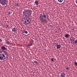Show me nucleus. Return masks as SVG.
<instances>
[{"instance_id": "nucleus-24", "label": "nucleus", "mask_w": 77, "mask_h": 77, "mask_svg": "<svg viewBox=\"0 0 77 77\" xmlns=\"http://www.w3.org/2000/svg\"><path fill=\"white\" fill-rule=\"evenodd\" d=\"M75 65H76V66H77V62H75Z\"/></svg>"}, {"instance_id": "nucleus-6", "label": "nucleus", "mask_w": 77, "mask_h": 77, "mask_svg": "<svg viewBox=\"0 0 77 77\" xmlns=\"http://www.w3.org/2000/svg\"><path fill=\"white\" fill-rule=\"evenodd\" d=\"M1 54H2V56L3 57H1V56H0V59H1V60H3V59H5V57H6V56H5V55L3 54H2V53Z\"/></svg>"}, {"instance_id": "nucleus-15", "label": "nucleus", "mask_w": 77, "mask_h": 77, "mask_svg": "<svg viewBox=\"0 0 77 77\" xmlns=\"http://www.w3.org/2000/svg\"><path fill=\"white\" fill-rule=\"evenodd\" d=\"M65 37L67 38L69 37V34H66L65 35Z\"/></svg>"}, {"instance_id": "nucleus-14", "label": "nucleus", "mask_w": 77, "mask_h": 77, "mask_svg": "<svg viewBox=\"0 0 77 77\" xmlns=\"http://www.w3.org/2000/svg\"><path fill=\"white\" fill-rule=\"evenodd\" d=\"M60 47H61V46H60V45H57V49H59V48H60Z\"/></svg>"}, {"instance_id": "nucleus-10", "label": "nucleus", "mask_w": 77, "mask_h": 77, "mask_svg": "<svg viewBox=\"0 0 77 77\" xmlns=\"http://www.w3.org/2000/svg\"><path fill=\"white\" fill-rule=\"evenodd\" d=\"M1 48L3 50H6V48L5 46H2Z\"/></svg>"}, {"instance_id": "nucleus-8", "label": "nucleus", "mask_w": 77, "mask_h": 77, "mask_svg": "<svg viewBox=\"0 0 77 77\" xmlns=\"http://www.w3.org/2000/svg\"><path fill=\"white\" fill-rule=\"evenodd\" d=\"M66 75L64 74V73H62L60 75V77H65Z\"/></svg>"}, {"instance_id": "nucleus-21", "label": "nucleus", "mask_w": 77, "mask_h": 77, "mask_svg": "<svg viewBox=\"0 0 77 77\" xmlns=\"http://www.w3.org/2000/svg\"><path fill=\"white\" fill-rule=\"evenodd\" d=\"M11 13H12V12L10 11H8V14H9V15H11Z\"/></svg>"}, {"instance_id": "nucleus-3", "label": "nucleus", "mask_w": 77, "mask_h": 77, "mask_svg": "<svg viewBox=\"0 0 77 77\" xmlns=\"http://www.w3.org/2000/svg\"><path fill=\"white\" fill-rule=\"evenodd\" d=\"M22 21L25 25H27L30 23V22L29 21V20L27 19L26 18H23L22 20Z\"/></svg>"}, {"instance_id": "nucleus-26", "label": "nucleus", "mask_w": 77, "mask_h": 77, "mask_svg": "<svg viewBox=\"0 0 77 77\" xmlns=\"http://www.w3.org/2000/svg\"><path fill=\"white\" fill-rule=\"evenodd\" d=\"M0 42H2V40L0 38Z\"/></svg>"}, {"instance_id": "nucleus-20", "label": "nucleus", "mask_w": 77, "mask_h": 77, "mask_svg": "<svg viewBox=\"0 0 77 77\" xmlns=\"http://www.w3.org/2000/svg\"><path fill=\"white\" fill-rule=\"evenodd\" d=\"M74 43L75 44H77V39L76 40L74 41Z\"/></svg>"}, {"instance_id": "nucleus-25", "label": "nucleus", "mask_w": 77, "mask_h": 77, "mask_svg": "<svg viewBox=\"0 0 77 77\" xmlns=\"http://www.w3.org/2000/svg\"><path fill=\"white\" fill-rule=\"evenodd\" d=\"M66 69H67V70H68V69H69V68L68 67H67L66 68Z\"/></svg>"}, {"instance_id": "nucleus-7", "label": "nucleus", "mask_w": 77, "mask_h": 77, "mask_svg": "<svg viewBox=\"0 0 77 77\" xmlns=\"http://www.w3.org/2000/svg\"><path fill=\"white\" fill-rule=\"evenodd\" d=\"M74 37H72L71 38H70V41H71V43H72V42L73 43H74Z\"/></svg>"}, {"instance_id": "nucleus-23", "label": "nucleus", "mask_w": 77, "mask_h": 77, "mask_svg": "<svg viewBox=\"0 0 77 77\" xmlns=\"http://www.w3.org/2000/svg\"><path fill=\"white\" fill-rule=\"evenodd\" d=\"M23 32H24V33H26V34H27V31H23Z\"/></svg>"}, {"instance_id": "nucleus-4", "label": "nucleus", "mask_w": 77, "mask_h": 77, "mask_svg": "<svg viewBox=\"0 0 77 77\" xmlns=\"http://www.w3.org/2000/svg\"><path fill=\"white\" fill-rule=\"evenodd\" d=\"M8 1L7 0H0V3L2 6L8 5Z\"/></svg>"}, {"instance_id": "nucleus-2", "label": "nucleus", "mask_w": 77, "mask_h": 77, "mask_svg": "<svg viewBox=\"0 0 77 77\" xmlns=\"http://www.w3.org/2000/svg\"><path fill=\"white\" fill-rule=\"evenodd\" d=\"M32 11L30 10H25L23 12V15L26 17L29 18V16H31Z\"/></svg>"}, {"instance_id": "nucleus-11", "label": "nucleus", "mask_w": 77, "mask_h": 77, "mask_svg": "<svg viewBox=\"0 0 77 77\" xmlns=\"http://www.w3.org/2000/svg\"><path fill=\"white\" fill-rule=\"evenodd\" d=\"M35 5H36V6H38V5H39V2H38V1H36L35 2Z\"/></svg>"}, {"instance_id": "nucleus-1", "label": "nucleus", "mask_w": 77, "mask_h": 77, "mask_svg": "<svg viewBox=\"0 0 77 77\" xmlns=\"http://www.w3.org/2000/svg\"><path fill=\"white\" fill-rule=\"evenodd\" d=\"M40 17L42 19L41 22L42 23H44L45 21H46L47 20H48V21H49L50 19L48 18V14L47 13H43L42 14H40Z\"/></svg>"}, {"instance_id": "nucleus-16", "label": "nucleus", "mask_w": 77, "mask_h": 77, "mask_svg": "<svg viewBox=\"0 0 77 77\" xmlns=\"http://www.w3.org/2000/svg\"><path fill=\"white\" fill-rule=\"evenodd\" d=\"M27 48H30V45H28L26 46Z\"/></svg>"}, {"instance_id": "nucleus-28", "label": "nucleus", "mask_w": 77, "mask_h": 77, "mask_svg": "<svg viewBox=\"0 0 77 77\" xmlns=\"http://www.w3.org/2000/svg\"><path fill=\"white\" fill-rule=\"evenodd\" d=\"M32 39H35V38H33Z\"/></svg>"}, {"instance_id": "nucleus-22", "label": "nucleus", "mask_w": 77, "mask_h": 77, "mask_svg": "<svg viewBox=\"0 0 77 77\" xmlns=\"http://www.w3.org/2000/svg\"><path fill=\"white\" fill-rule=\"evenodd\" d=\"M51 61H52V62H54L55 60H54V59L52 58L51 59Z\"/></svg>"}, {"instance_id": "nucleus-17", "label": "nucleus", "mask_w": 77, "mask_h": 77, "mask_svg": "<svg viewBox=\"0 0 77 77\" xmlns=\"http://www.w3.org/2000/svg\"><path fill=\"white\" fill-rule=\"evenodd\" d=\"M58 1L60 3H61V2H63V0H58Z\"/></svg>"}, {"instance_id": "nucleus-5", "label": "nucleus", "mask_w": 77, "mask_h": 77, "mask_svg": "<svg viewBox=\"0 0 77 77\" xmlns=\"http://www.w3.org/2000/svg\"><path fill=\"white\" fill-rule=\"evenodd\" d=\"M2 53V54H5V55H6V57L8 58V56H9V54H8V53H7L6 52V51H2L1 53Z\"/></svg>"}, {"instance_id": "nucleus-13", "label": "nucleus", "mask_w": 77, "mask_h": 77, "mask_svg": "<svg viewBox=\"0 0 77 77\" xmlns=\"http://www.w3.org/2000/svg\"><path fill=\"white\" fill-rule=\"evenodd\" d=\"M5 43L8 45H9V42L6 40H5Z\"/></svg>"}, {"instance_id": "nucleus-18", "label": "nucleus", "mask_w": 77, "mask_h": 77, "mask_svg": "<svg viewBox=\"0 0 77 77\" xmlns=\"http://www.w3.org/2000/svg\"><path fill=\"white\" fill-rule=\"evenodd\" d=\"M16 6L17 7H19V6H20V4H17Z\"/></svg>"}, {"instance_id": "nucleus-27", "label": "nucleus", "mask_w": 77, "mask_h": 77, "mask_svg": "<svg viewBox=\"0 0 77 77\" xmlns=\"http://www.w3.org/2000/svg\"><path fill=\"white\" fill-rule=\"evenodd\" d=\"M56 45H58V43H57Z\"/></svg>"}, {"instance_id": "nucleus-29", "label": "nucleus", "mask_w": 77, "mask_h": 77, "mask_svg": "<svg viewBox=\"0 0 77 77\" xmlns=\"http://www.w3.org/2000/svg\"><path fill=\"white\" fill-rule=\"evenodd\" d=\"M72 30H74V29H72Z\"/></svg>"}, {"instance_id": "nucleus-9", "label": "nucleus", "mask_w": 77, "mask_h": 77, "mask_svg": "<svg viewBox=\"0 0 77 77\" xmlns=\"http://www.w3.org/2000/svg\"><path fill=\"white\" fill-rule=\"evenodd\" d=\"M17 31V28L14 27L12 29V32H16Z\"/></svg>"}, {"instance_id": "nucleus-12", "label": "nucleus", "mask_w": 77, "mask_h": 77, "mask_svg": "<svg viewBox=\"0 0 77 77\" xmlns=\"http://www.w3.org/2000/svg\"><path fill=\"white\" fill-rule=\"evenodd\" d=\"M4 27L6 29H9V26L7 25H5Z\"/></svg>"}, {"instance_id": "nucleus-19", "label": "nucleus", "mask_w": 77, "mask_h": 77, "mask_svg": "<svg viewBox=\"0 0 77 77\" xmlns=\"http://www.w3.org/2000/svg\"><path fill=\"white\" fill-rule=\"evenodd\" d=\"M34 63H36V65H37V64H38V62H37L36 61H35L34 62Z\"/></svg>"}]
</instances>
